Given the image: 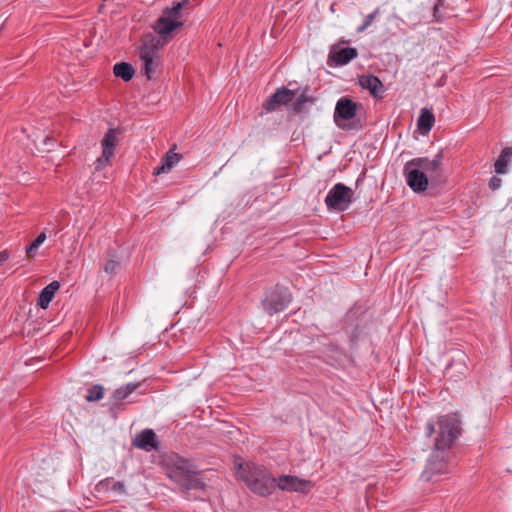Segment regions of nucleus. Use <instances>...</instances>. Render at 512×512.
I'll list each match as a JSON object with an SVG mask.
<instances>
[{
    "label": "nucleus",
    "instance_id": "1",
    "mask_svg": "<svg viewBox=\"0 0 512 512\" xmlns=\"http://www.w3.org/2000/svg\"><path fill=\"white\" fill-rule=\"evenodd\" d=\"M187 2L188 0H181L173 2L171 7H166L152 26L158 36L149 33L146 34L143 39L161 47L168 44V42L173 39L174 33L184 24L182 9Z\"/></svg>",
    "mask_w": 512,
    "mask_h": 512
},
{
    "label": "nucleus",
    "instance_id": "2",
    "mask_svg": "<svg viewBox=\"0 0 512 512\" xmlns=\"http://www.w3.org/2000/svg\"><path fill=\"white\" fill-rule=\"evenodd\" d=\"M236 475L247 486L261 496L270 495L275 490V478L261 465L235 460Z\"/></svg>",
    "mask_w": 512,
    "mask_h": 512
},
{
    "label": "nucleus",
    "instance_id": "3",
    "mask_svg": "<svg viewBox=\"0 0 512 512\" xmlns=\"http://www.w3.org/2000/svg\"><path fill=\"white\" fill-rule=\"evenodd\" d=\"M436 433L434 449L438 451L448 450L461 433L460 420L457 414H447L439 417L437 430L433 423L427 422L425 434L430 437Z\"/></svg>",
    "mask_w": 512,
    "mask_h": 512
},
{
    "label": "nucleus",
    "instance_id": "4",
    "mask_svg": "<svg viewBox=\"0 0 512 512\" xmlns=\"http://www.w3.org/2000/svg\"><path fill=\"white\" fill-rule=\"evenodd\" d=\"M167 474L171 480L187 490L199 489L204 486L202 481L196 476L193 465L178 455H174L169 459Z\"/></svg>",
    "mask_w": 512,
    "mask_h": 512
},
{
    "label": "nucleus",
    "instance_id": "5",
    "mask_svg": "<svg viewBox=\"0 0 512 512\" xmlns=\"http://www.w3.org/2000/svg\"><path fill=\"white\" fill-rule=\"evenodd\" d=\"M354 191L343 183H336L327 192L325 205L328 210L336 212L346 211L353 202Z\"/></svg>",
    "mask_w": 512,
    "mask_h": 512
},
{
    "label": "nucleus",
    "instance_id": "6",
    "mask_svg": "<svg viewBox=\"0 0 512 512\" xmlns=\"http://www.w3.org/2000/svg\"><path fill=\"white\" fill-rule=\"evenodd\" d=\"M163 47L142 38L139 57L143 63L142 70L148 79H152L161 66L160 50Z\"/></svg>",
    "mask_w": 512,
    "mask_h": 512
},
{
    "label": "nucleus",
    "instance_id": "7",
    "mask_svg": "<svg viewBox=\"0 0 512 512\" xmlns=\"http://www.w3.org/2000/svg\"><path fill=\"white\" fill-rule=\"evenodd\" d=\"M291 299L292 296L288 288L276 285L265 293L262 306L269 315H273L285 310Z\"/></svg>",
    "mask_w": 512,
    "mask_h": 512
},
{
    "label": "nucleus",
    "instance_id": "8",
    "mask_svg": "<svg viewBox=\"0 0 512 512\" xmlns=\"http://www.w3.org/2000/svg\"><path fill=\"white\" fill-rule=\"evenodd\" d=\"M120 134L121 131L117 128H110L105 133L101 140L102 153L96 160V170H101L111 165Z\"/></svg>",
    "mask_w": 512,
    "mask_h": 512
},
{
    "label": "nucleus",
    "instance_id": "9",
    "mask_svg": "<svg viewBox=\"0 0 512 512\" xmlns=\"http://www.w3.org/2000/svg\"><path fill=\"white\" fill-rule=\"evenodd\" d=\"M448 472V464L446 461V451H438L434 449L421 478L424 481H432L435 477Z\"/></svg>",
    "mask_w": 512,
    "mask_h": 512
},
{
    "label": "nucleus",
    "instance_id": "10",
    "mask_svg": "<svg viewBox=\"0 0 512 512\" xmlns=\"http://www.w3.org/2000/svg\"><path fill=\"white\" fill-rule=\"evenodd\" d=\"M287 492L306 493L311 490L313 484L311 481L299 478L293 475H281L275 478V488Z\"/></svg>",
    "mask_w": 512,
    "mask_h": 512
},
{
    "label": "nucleus",
    "instance_id": "11",
    "mask_svg": "<svg viewBox=\"0 0 512 512\" xmlns=\"http://www.w3.org/2000/svg\"><path fill=\"white\" fill-rule=\"evenodd\" d=\"M404 174L406 183L412 191L419 193L427 189L429 183L427 174L421 171L417 166L411 165L410 161L404 166Z\"/></svg>",
    "mask_w": 512,
    "mask_h": 512
},
{
    "label": "nucleus",
    "instance_id": "12",
    "mask_svg": "<svg viewBox=\"0 0 512 512\" xmlns=\"http://www.w3.org/2000/svg\"><path fill=\"white\" fill-rule=\"evenodd\" d=\"M357 103L348 97H341L335 106L334 121L338 127H342L339 120L348 121L355 117Z\"/></svg>",
    "mask_w": 512,
    "mask_h": 512
},
{
    "label": "nucleus",
    "instance_id": "13",
    "mask_svg": "<svg viewBox=\"0 0 512 512\" xmlns=\"http://www.w3.org/2000/svg\"><path fill=\"white\" fill-rule=\"evenodd\" d=\"M295 96V90L282 86L277 88L276 91L267 99L266 103L264 104V108L267 111H275L281 105L292 102Z\"/></svg>",
    "mask_w": 512,
    "mask_h": 512
},
{
    "label": "nucleus",
    "instance_id": "14",
    "mask_svg": "<svg viewBox=\"0 0 512 512\" xmlns=\"http://www.w3.org/2000/svg\"><path fill=\"white\" fill-rule=\"evenodd\" d=\"M442 158V151H439L433 157V159H429L427 157H417L410 160V164L417 166L421 171L426 173L427 176L429 175L431 178H434L438 175L442 163Z\"/></svg>",
    "mask_w": 512,
    "mask_h": 512
},
{
    "label": "nucleus",
    "instance_id": "15",
    "mask_svg": "<svg viewBox=\"0 0 512 512\" xmlns=\"http://www.w3.org/2000/svg\"><path fill=\"white\" fill-rule=\"evenodd\" d=\"M358 56V51L354 47L333 48L329 54V61H333L336 66L348 64Z\"/></svg>",
    "mask_w": 512,
    "mask_h": 512
},
{
    "label": "nucleus",
    "instance_id": "16",
    "mask_svg": "<svg viewBox=\"0 0 512 512\" xmlns=\"http://www.w3.org/2000/svg\"><path fill=\"white\" fill-rule=\"evenodd\" d=\"M296 96L294 97V101L292 103V110L299 114L304 111L306 104H313L314 98L309 95V87L306 86L304 88L296 89Z\"/></svg>",
    "mask_w": 512,
    "mask_h": 512
},
{
    "label": "nucleus",
    "instance_id": "17",
    "mask_svg": "<svg viewBox=\"0 0 512 512\" xmlns=\"http://www.w3.org/2000/svg\"><path fill=\"white\" fill-rule=\"evenodd\" d=\"M59 288L60 283L58 281H52L44 287L38 296L37 305L42 309H47Z\"/></svg>",
    "mask_w": 512,
    "mask_h": 512
},
{
    "label": "nucleus",
    "instance_id": "18",
    "mask_svg": "<svg viewBox=\"0 0 512 512\" xmlns=\"http://www.w3.org/2000/svg\"><path fill=\"white\" fill-rule=\"evenodd\" d=\"M155 437L156 435L152 430H143L136 436L134 440V445L139 449L151 451L157 446Z\"/></svg>",
    "mask_w": 512,
    "mask_h": 512
},
{
    "label": "nucleus",
    "instance_id": "19",
    "mask_svg": "<svg viewBox=\"0 0 512 512\" xmlns=\"http://www.w3.org/2000/svg\"><path fill=\"white\" fill-rule=\"evenodd\" d=\"M362 88L369 90V92L377 98L382 97L380 92H383V84L380 79L375 75H366L360 79Z\"/></svg>",
    "mask_w": 512,
    "mask_h": 512
},
{
    "label": "nucleus",
    "instance_id": "20",
    "mask_svg": "<svg viewBox=\"0 0 512 512\" xmlns=\"http://www.w3.org/2000/svg\"><path fill=\"white\" fill-rule=\"evenodd\" d=\"M435 122V117L432 110L428 108H422L420 115L417 119V126L422 135L428 134Z\"/></svg>",
    "mask_w": 512,
    "mask_h": 512
},
{
    "label": "nucleus",
    "instance_id": "21",
    "mask_svg": "<svg viewBox=\"0 0 512 512\" xmlns=\"http://www.w3.org/2000/svg\"><path fill=\"white\" fill-rule=\"evenodd\" d=\"M512 159V147H505L494 163L495 172L497 174H505L508 172V165Z\"/></svg>",
    "mask_w": 512,
    "mask_h": 512
},
{
    "label": "nucleus",
    "instance_id": "22",
    "mask_svg": "<svg viewBox=\"0 0 512 512\" xmlns=\"http://www.w3.org/2000/svg\"><path fill=\"white\" fill-rule=\"evenodd\" d=\"M113 72L116 77L121 78L125 82L130 81L135 74L133 66L127 62H120L115 64Z\"/></svg>",
    "mask_w": 512,
    "mask_h": 512
},
{
    "label": "nucleus",
    "instance_id": "23",
    "mask_svg": "<svg viewBox=\"0 0 512 512\" xmlns=\"http://www.w3.org/2000/svg\"><path fill=\"white\" fill-rule=\"evenodd\" d=\"M139 384L129 383L123 387H119L113 394V398L116 401L124 400L127 398L132 392H134L138 388Z\"/></svg>",
    "mask_w": 512,
    "mask_h": 512
},
{
    "label": "nucleus",
    "instance_id": "24",
    "mask_svg": "<svg viewBox=\"0 0 512 512\" xmlns=\"http://www.w3.org/2000/svg\"><path fill=\"white\" fill-rule=\"evenodd\" d=\"M46 240V234L40 233L36 239L26 248V254L28 258H33L37 252L39 246Z\"/></svg>",
    "mask_w": 512,
    "mask_h": 512
},
{
    "label": "nucleus",
    "instance_id": "25",
    "mask_svg": "<svg viewBox=\"0 0 512 512\" xmlns=\"http://www.w3.org/2000/svg\"><path fill=\"white\" fill-rule=\"evenodd\" d=\"M379 13L380 8L377 7L372 13L366 15L363 20V23L357 27L356 32L363 33L366 29H368L372 25L375 18L379 15Z\"/></svg>",
    "mask_w": 512,
    "mask_h": 512
},
{
    "label": "nucleus",
    "instance_id": "26",
    "mask_svg": "<svg viewBox=\"0 0 512 512\" xmlns=\"http://www.w3.org/2000/svg\"><path fill=\"white\" fill-rule=\"evenodd\" d=\"M104 396V387L101 385H95L88 390L86 400L88 402L98 401Z\"/></svg>",
    "mask_w": 512,
    "mask_h": 512
},
{
    "label": "nucleus",
    "instance_id": "27",
    "mask_svg": "<svg viewBox=\"0 0 512 512\" xmlns=\"http://www.w3.org/2000/svg\"><path fill=\"white\" fill-rule=\"evenodd\" d=\"M100 485L107 488L110 487L114 492L119 494L125 493V485L123 482L120 481H112L110 479H105L100 482Z\"/></svg>",
    "mask_w": 512,
    "mask_h": 512
},
{
    "label": "nucleus",
    "instance_id": "28",
    "mask_svg": "<svg viewBox=\"0 0 512 512\" xmlns=\"http://www.w3.org/2000/svg\"><path fill=\"white\" fill-rule=\"evenodd\" d=\"M444 5L442 0H436L433 6V21L437 23H441L446 19V15L442 12Z\"/></svg>",
    "mask_w": 512,
    "mask_h": 512
},
{
    "label": "nucleus",
    "instance_id": "29",
    "mask_svg": "<svg viewBox=\"0 0 512 512\" xmlns=\"http://www.w3.org/2000/svg\"><path fill=\"white\" fill-rule=\"evenodd\" d=\"M181 159V156L177 153H174L172 150H169L165 157L162 159V162L166 165V168L169 170L172 169Z\"/></svg>",
    "mask_w": 512,
    "mask_h": 512
},
{
    "label": "nucleus",
    "instance_id": "30",
    "mask_svg": "<svg viewBox=\"0 0 512 512\" xmlns=\"http://www.w3.org/2000/svg\"><path fill=\"white\" fill-rule=\"evenodd\" d=\"M119 263L115 260H108L104 266V270L108 274H113L117 270Z\"/></svg>",
    "mask_w": 512,
    "mask_h": 512
},
{
    "label": "nucleus",
    "instance_id": "31",
    "mask_svg": "<svg viewBox=\"0 0 512 512\" xmlns=\"http://www.w3.org/2000/svg\"><path fill=\"white\" fill-rule=\"evenodd\" d=\"M488 185L492 191L498 190L502 185V180L497 176H492L489 180Z\"/></svg>",
    "mask_w": 512,
    "mask_h": 512
},
{
    "label": "nucleus",
    "instance_id": "32",
    "mask_svg": "<svg viewBox=\"0 0 512 512\" xmlns=\"http://www.w3.org/2000/svg\"><path fill=\"white\" fill-rule=\"evenodd\" d=\"M169 168H166V165L161 161V165L154 168V175H160L162 173L169 172Z\"/></svg>",
    "mask_w": 512,
    "mask_h": 512
},
{
    "label": "nucleus",
    "instance_id": "33",
    "mask_svg": "<svg viewBox=\"0 0 512 512\" xmlns=\"http://www.w3.org/2000/svg\"><path fill=\"white\" fill-rule=\"evenodd\" d=\"M9 259V253L4 250L0 252V264L5 263Z\"/></svg>",
    "mask_w": 512,
    "mask_h": 512
},
{
    "label": "nucleus",
    "instance_id": "34",
    "mask_svg": "<svg viewBox=\"0 0 512 512\" xmlns=\"http://www.w3.org/2000/svg\"><path fill=\"white\" fill-rule=\"evenodd\" d=\"M54 143H55V140L51 137H48L46 136L44 139H43V144L45 146H54Z\"/></svg>",
    "mask_w": 512,
    "mask_h": 512
}]
</instances>
